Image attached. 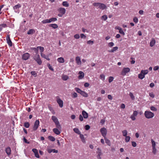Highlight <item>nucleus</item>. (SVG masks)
<instances>
[{"label": "nucleus", "mask_w": 159, "mask_h": 159, "mask_svg": "<svg viewBox=\"0 0 159 159\" xmlns=\"http://www.w3.org/2000/svg\"><path fill=\"white\" fill-rule=\"evenodd\" d=\"M80 94L83 97L86 98L87 97H88V94L87 93L82 90Z\"/></svg>", "instance_id": "412c9836"}, {"label": "nucleus", "mask_w": 159, "mask_h": 159, "mask_svg": "<svg viewBox=\"0 0 159 159\" xmlns=\"http://www.w3.org/2000/svg\"><path fill=\"white\" fill-rule=\"evenodd\" d=\"M47 66H48V68H49V69L52 70V71H53V68L52 67V66H51V65L49 64V63H48L47 64Z\"/></svg>", "instance_id": "3c124183"}, {"label": "nucleus", "mask_w": 159, "mask_h": 159, "mask_svg": "<svg viewBox=\"0 0 159 159\" xmlns=\"http://www.w3.org/2000/svg\"><path fill=\"white\" fill-rule=\"evenodd\" d=\"M80 37L81 38H84V39H85L86 37V36L84 35V34H80Z\"/></svg>", "instance_id": "0e129e2a"}, {"label": "nucleus", "mask_w": 159, "mask_h": 159, "mask_svg": "<svg viewBox=\"0 0 159 159\" xmlns=\"http://www.w3.org/2000/svg\"><path fill=\"white\" fill-rule=\"evenodd\" d=\"M57 102L59 104V106L61 107H62L63 106V102L60 99H57Z\"/></svg>", "instance_id": "2eb2a0df"}, {"label": "nucleus", "mask_w": 159, "mask_h": 159, "mask_svg": "<svg viewBox=\"0 0 159 159\" xmlns=\"http://www.w3.org/2000/svg\"><path fill=\"white\" fill-rule=\"evenodd\" d=\"M6 40L7 43L10 47H11L12 45V43L10 39V36L8 35L6 37Z\"/></svg>", "instance_id": "9d476101"}, {"label": "nucleus", "mask_w": 159, "mask_h": 159, "mask_svg": "<svg viewBox=\"0 0 159 159\" xmlns=\"http://www.w3.org/2000/svg\"><path fill=\"white\" fill-rule=\"evenodd\" d=\"M129 95L132 100H134L135 99L133 93L131 92H130Z\"/></svg>", "instance_id": "79ce46f5"}, {"label": "nucleus", "mask_w": 159, "mask_h": 159, "mask_svg": "<svg viewBox=\"0 0 159 159\" xmlns=\"http://www.w3.org/2000/svg\"><path fill=\"white\" fill-rule=\"evenodd\" d=\"M34 32L35 31L33 29H30L28 31L27 34H33Z\"/></svg>", "instance_id": "7c9ffc66"}, {"label": "nucleus", "mask_w": 159, "mask_h": 159, "mask_svg": "<svg viewBox=\"0 0 159 159\" xmlns=\"http://www.w3.org/2000/svg\"><path fill=\"white\" fill-rule=\"evenodd\" d=\"M63 6L67 7L69 6V4L67 1H64L62 3Z\"/></svg>", "instance_id": "c85d7f7f"}, {"label": "nucleus", "mask_w": 159, "mask_h": 159, "mask_svg": "<svg viewBox=\"0 0 159 159\" xmlns=\"http://www.w3.org/2000/svg\"><path fill=\"white\" fill-rule=\"evenodd\" d=\"M41 22L43 24H46V23H50V21L49 19H45V20H42L41 21Z\"/></svg>", "instance_id": "2f4dec72"}, {"label": "nucleus", "mask_w": 159, "mask_h": 159, "mask_svg": "<svg viewBox=\"0 0 159 159\" xmlns=\"http://www.w3.org/2000/svg\"><path fill=\"white\" fill-rule=\"evenodd\" d=\"M37 48L39 49L41 53H43L42 52H43L44 50V48L43 47L41 46H38Z\"/></svg>", "instance_id": "58836bf2"}, {"label": "nucleus", "mask_w": 159, "mask_h": 159, "mask_svg": "<svg viewBox=\"0 0 159 159\" xmlns=\"http://www.w3.org/2000/svg\"><path fill=\"white\" fill-rule=\"evenodd\" d=\"M141 71L142 72V74H143L144 76L145 75L147 74L148 72V70H141Z\"/></svg>", "instance_id": "4c0bfd02"}, {"label": "nucleus", "mask_w": 159, "mask_h": 159, "mask_svg": "<svg viewBox=\"0 0 159 159\" xmlns=\"http://www.w3.org/2000/svg\"><path fill=\"white\" fill-rule=\"evenodd\" d=\"M150 109L152 111H157V109L153 106H152L150 107Z\"/></svg>", "instance_id": "864d4df0"}, {"label": "nucleus", "mask_w": 159, "mask_h": 159, "mask_svg": "<svg viewBox=\"0 0 159 159\" xmlns=\"http://www.w3.org/2000/svg\"><path fill=\"white\" fill-rule=\"evenodd\" d=\"M40 55H41V56L42 57H43L45 59H47V60H48V61H49L50 60V58H49V57H48V56H46L44 54H43V53H40Z\"/></svg>", "instance_id": "aec40b11"}, {"label": "nucleus", "mask_w": 159, "mask_h": 159, "mask_svg": "<svg viewBox=\"0 0 159 159\" xmlns=\"http://www.w3.org/2000/svg\"><path fill=\"white\" fill-rule=\"evenodd\" d=\"M149 96L152 98H154V95L152 93H149Z\"/></svg>", "instance_id": "338daca9"}, {"label": "nucleus", "mask_w": 159, "mask_h": 159, "mask_svg": "<svg viewBox=\"0 0 159 159\" xmlns=\"http://www.w3.org/2000/svg\"><path fill=\"white\" fill-rule=\"evenodd\" d=\"M48 139L51 141H54L55 139L53 136H49L48 137Z\"/></svg>", "instance_id": "f704fd0d"}, {"label": "nucleus", "mask_w": 159, "mask_h": 159, "mask_svg": "<svg viewBox=\"0 0 159 159\" xmlns=\"http://www.w3.org/2000/svg\"><path fill=\"white\" fill-rule=\"evenodd\" d=\"M39 125V121L38 120H36L34 124L33 127V130L35 131L37 129Z\"/></svg>", "instance_id": "0eeeda50"}, {"label": "nucleus", "mask_w": 159, "mask_h": 159, "mask_svg": "<svg viewBox=\"0 0 159 159\" xmlns=\"http://www.w3.org/2000/svg\"><path fill=\"white\" fill-rule=\"evenodd\" d=\"M152 153H153V154H156V153L157 152V149L156 148V147H152Z\"/></svg>", "instance_id": "a19ab883"}, {"label": "nucleus", "mask_w": 159, "mask_h": 159, "mask_svg": "<svg viewBox=\"0 0 159 159\" xmlns=\"http://www.w3.org/2000/svg\"><path fill=\"white\" fill-rule=\"evenodd\" d=\"M133 116H136L138 115V112L136 111H134L133 114H132Z\"/></svg>", "instance_id": "13d9d810"}, {"label": "nucleus", "mask_w": 159, "mask_h": 159, "mask_svg": "<svg viewBox=\"0 0 159 159\" xmlns=\"http://www.w3.org/2000/svg\"><path fill=\"white\" fill-rule=\"evenodd\" d=\"M49 26L52 27L53 29H56L58 27L57 25L55 24H51L49 25Z\"/></svg>", "instance_id": "a878e982"}, {"label": "nucleus", "mask_w": 159, "mask_h": 159, "mask_svg": "<svg viewBox=\"0 0 159 159\" xmlns=\"http://www.w3.org/2000/svg\"><path fill=\"white\" fill-rule=\"evenodd\" d=\"M125 141L126 142H129L130 139V137L129 136H126L125 137Z\"/></svg>", "instance_id": "09e8293b"}, {"label": "nucleus", "mask_w": 159, "mask_h": 159, "mask_svg": "<svg viewBox=\"0 0 159 159\" xmlns=\"http://www.w3.org/2000/svg\"><path fill=\"white\" fill-rule=\"evenodd\" d=\"M50 23L54 22L57 20V19L56 18L53 17L50 18Z\"/></svg>", "instance_id": "ea45409f"}, {"label": "nucleus", "mask_w": 159, "mask_h": 159, "mask_svg": "<svg viewBox=\"0 0 159 159\" xmlns=\"http://www.w3.org/2000/svg\"><path fill=\"white\" fill-rule=\"evenodd\" d=\"M30 57V54L26 52L22 55V59L24 60H28Z\"/></svg>", "instance_id": "6e6552de"}, {"label": "nucleus", "mask_w": 159, "mask_h": 159, "mask_svg": "<svg viewBox=\"0 0 159 159\" xmlns=\"http://www.w3.org/2000/svg\"><path fill=\"white\" fill-rule=\"evenodd\" d=\"M31 74L32 75H33L34 77H36L37 75L36 73L35 72V71H31Z\"/></svg>", "instance_id": "8fccbe9b"}, {"label": "nucleus", "mask_w": 159, "mask_h": 159, "mask_svg": "<svg viewBox=\"0 0 159 159\" xmlns=\"http://www.w3.org/2000/svg\"><path fill=\"white\" fill-rule=\"evenodd\" d=\"M82 114L83 117L85 119H87L88 117V114L84 111H82Z\"/></svg>", "instance_id": "dca6fc26"}, {"label": "nucleus", "mask_w": 159, "mask_h": 159, "mask_svg": "<svg viewBox=\"0 0 159 159\" xmlns=\"http://www.w3.org/2000/svg\"><path fill=\"white\" fill-rule=\"evenodd\" d=\"M32 151L34 152L35 156L37 158H39V156L38 152V151L37 149L35 148L33 149L32 150Z\"/></svg>", "instance_id": "ddd939ff"}, {"label": "nucleus", "mask_w": 159, "mask_h": 159, "mask_svg": "<svg viewBox=\"0 0 159 159\" xmlns=\"http://www.w3.org/2000/svg\"><path fill=\"white\" fill-rule=\"evenodd\" d=\"M48 152L49 153H51L52 152H53L54 153H57L58 152L57 150H56L55 149H48Z\"/></svg>", "instance_id": "a211bd4d"}, {"label": "nucleus", "mask_w": 159, "mask_h": 159, "mask_svg": "<svg viewBox=\"0 0 159 159\" xmlns=\"http://www.w3.org/2000/svg\"><path fill=\"white\" fill-rule=\"evenodd\" d=\"M5 151L7 154L8 155H9L11 154V148L9 147L7 148H6Z\"/></svg>", "instance_id": "5701e85b"}, {"label": "nucleus", "mask_w": 159, "mask_h": 159, "mask_svg": "<svg viewBox=\"0 0 159 159\" xmlns=\"http://www.w3.org/2000/svg\"><path fill=\"white\" fill-rule=\"evenodd\" d=\"M62 79L63 80H66L69 79V76L66 75H62L61 77Z\"/></svg>", "instance_id": "4be33fe9"}, {"label": "nucleus", "mask_w": 159, "mask_h": 159, "mask_svg": "<svg viewBox=\"0 0 159 159\" xmlns=\"http://www.w3.org/2000/svg\"><path fill=\"white\" fill-rule=\"evenodd\" d=\"M93 5L98 8H99L102 10H104L107 8L106 5L102 3L99 2H95L93 4Z\"/></svg>", "instance_id": "f257e3e1"}, {"label": "nucleus", "mask_w": 159, "mask_h": 159, "mask_svg": "<svg viewBox=\"0 0 159 159\" xmlns=\"http://www.w3.org/2000/svg\"><path fill=\"white\" fill-rule=\"evenodd\" d=\"M108 46L110 47H112L114 45V43L113 42H110L108 43Z\"/></svg>", "instance_id": "052dcab7"}, {"label": "nucleus", "mask_w": 159, "mask_h": 159, "mask_svg": "<svg viewBox=\"0 0 159 159\" xmlns=\"http://www.w3.org/2000/svg\"><path fill=\"white\" fill-rule=\"evenodd\" d=\"M52 119L55 123L56 127L59 129L61 128V126L57 117L55 116H52Z\"/></svg>", "instance_id": "7ed1b4c3"}, {"label": "nucleus", "mask_w": 159, "mask_h": 159, "mask_svg": "<svg viewBox=\"0 0 159 159\" xmlns=\"http://www.w3.org/2000/svg\"><path fill=\"white\" fill-rule=\"evenodd\" d=\"M75 61L77 65H80L81 64V62L80 60V57L77 56L75 58Z\"/></svg>", "instance_id": "4468645a"}, {"label": "nucleus", "mask_w": 159, "mask_h": 159, "mask_svg": "<svg viewBox=\"0 0 159 159\" xmlns=\"http://www.w3.org/2000/svg\"><path fill=\"white\" fill-rule=\"evenodd\" d=\"M104 139L106 143L109 146L111 145V143L110 141L106 137L104 138Z\"/></svg>", "instance_id": "bb28decb"}, {"label": "nucleus", "mask_w": 159, "mask_h": 159, "mask_svg": "<svg viewBox=\"0 0 159 159\" xmlns=\"http://www.w3.org/2000/svg\"><path fill=\"white\" fill-rule=\"evenodd\" d=\"M151 140L152 147H156V143L155 141L152 139H151Z\"/></svg>", "instance_id": "473e14b6"}, {"label": "nucleus", "mask_w": 159, "mask_h": 159, "mask_svg": "<svg viewBox=\"0 0 159 159\" xmlns=\"http://www.w3.org/2000/svg\"><path fill=\"white\" fill-rule=\"evenodd\" d=\"M33 59L37 62L39 65H41L42 61L40 58V56L38 53L36 54L33 57Z\"/></svg>", "instance_id": "20e7f679"}, {"label": "nucleus", "mask_w": 159, "mask_h": 159, "mask_svg": "<svg viewBox=\"0 0 159 159\" xmlns=\"http://www.w3.org/2000/svg\"><path fill=\"white\" fill-rule=\"evenodd\" d=\"M155 42L156 41L153 38L152 39L150 42V46L151 47H153L155 45Z\"/></svg>", "instance_id": "6ab92c4d"}, {"label": "nucleus", "mask_w": 159, "mask_h": 159, "mask_svg": "<svg viewBox=\"0 0 159 159\" xmlns=\"http://www.w3.org/2000/svg\"><path fill=\"white\" fill-rule=\"evenodd\" d=\"M114 78L112 76H110L109 77L108 81L109 83H110L112 82Z\"/></svg>", "instance_id": "de8ad7c7"}, {"label": "nucleus", "mask_w": 159, "mask_h": 159, "mask_svg": "<svg viewBox=\"0 0 159 159\" xmlns=\"http://www.w3.org/2000/svg\"><path fill=\"white\" fill-rule=\"evenodd\" d=\"M72 96L73 98H75L77 97V94L75 92H74L72 93Z\"/></svg>", "instance_id": "603ef678"}, {"label": "nucleus", "mask_w": 159, "mask_h": 159, "mask_svg": "<svg viewBox=\"0 0 159 159\" xmlns=\"http://www.w3.org/2000/svg\"><path fill=\"white\" fill-rule=\"evenodd\" d=\"M100 132L104 138L106 137L107 134V130L105 128L103 127L101 128L100 129Z\"/></svg>", "instance_id": "1a4fd4ad"}, {"label": "nucleus", "mask_w": 159, "mask_h": 159, "mask_svg": "<svg viewBox=\"0 0 159 159\" xmlns=\"http://www.w3.org/2000/svg\"><path fill=\"white\" fill-rule=\"evenodd\" d=\"M132 145L133 147H135L136 146V143L135 142H132Z\"/></svg>", "instance_id": "774afa93"}, {"label": "nucleus", "mask_w": 159, "mask_h": 159, "mask_svg": "<svg viewBox=\"0 0 159 159\" xmlns=\"http://www.w3.org/2000/svg\"><path fill=\"white\" fill-rule=\"evenodd\" d=\"M130 118L132 120H134L136 119L135 116L133 115L131 116Z\"/></svg>", "instance_id": "680f3d73"}, {"label": "nucleus", "mask_w": 159, "mask_h": 159, "mask_svg": "<svg viewBox=\"0 0 159 159\" xmlns=\"http://www.w3.org/2000/svg\"><path fill=\"white\" fill-rule=\"evenodd\" d=\"M74 37L75 39H79L80 36L79 34H75L74 36Z\"/></svg>", "instance_id": "4d7b16f0"}, {"label": "nucleus", "mask_w": 159, "mask_h": 159, "mask_svg": "<svg viewBox=\"0 0 159 159\" xmlns=\"http://www.w3.org/2000/svg\"><path fill=\"white\" fill-rule=\"evenodd\" d=\"M100 79L102 80H104L105 79V76L103 74H101L100 75Z\"/></svg>", "instance_id": "6e6d98bb"}, {"label": "nucleus", "mask_w": 159, "mask_h": 159, "mask_svg": "<svg viewBox=\"0 0 159 159\" xmlns=\"http://www.w3.org/2000/svg\"><path fill=\"white\" fill-rule=\"evenodd\" d=\"M80 139H81V140L82 141V142L84 143H85L86 141H85V138H84V135L83 134H80Z\"/></svg>", "instance_id": "393cba45"}, {"label": "nucleus", "mask_w": 159, "mask_h": 159, "mask_svg": "<svg viewBox=\"0 0 159 159\" xmlns=\"http://www.w3.org/2000/svg\"><path fill=\"white\" fill-rule=\"evenodd\" d=\"M88 44H93V41L91 40H89L87 42Z\"/></svg>", "instance_id": "e2e57ef3"}, {"label": "nucleus", "mask_w": 159, "mask_h": 159, "mask_svg": "<svg viewBox=\"0 0 159 159\" xmlns=\"http://www.w3.org/2000/svg\"><path fill=\"white\" fill-rule=\"evenodd\" d=\"M78 74L79 75L78 76V78L79 79H82L84 77V74L82 71H80L78 73Z\"/></svg>", "instance_id": "f8f14e48"}, {"label": "nucleus", "mask_w": 159, "mask_h": 159, "mask_svg": "<svg viewBox=\"0 0 159 159\" xmlns=\"http://www.w3.org/2000/svg\"><path fill=\"white\" fill-rule=\"evenodd\" d=\"M79 120L81 121L83 120V118L81 115H79Z\"/></svg>", "instance_id": "69168bd1"}, {"label": "nucleus", "mask_w": 159, "mask_h": 159, "mask_svg": "<svg viewBox=\"0 0 159 159\" xmlns=\"http://www.w3.org/2000/svg\"><path fill=\"white\" fill-rule=\"evenodd\" d=\"M139 20L138 18L136 17H134L133 18V21L135 23H137L138 22Z\"/></svg>", "instance_id": "49530a36"}, {"label": "nucleus", "mask_w": 159, "mask_h": 159, "mask_svg": "<svg viewBox=\"0 0 159 159\" xmlns=\"http://www.w3.org/2000/svg\"><path fill=\"white\" fill-rule=\"evenodd\" d=\"M90 128V126L89 125H86L85 126V129L86 130H88Z\"/></svg>", "instance_id": "bf43d9fd"}, {"label": "nucleus", "mask_w": 159, "mask_h": 159, "mask_svg": "<svg viewBox=\"0 0 159 159\" xmlns=\"http://www.w3.org/2000/svg\"><path fill=\"white\" fill-rule=\"evenodd\" d=\"M145 117L147 119L152 118L154 116V114L149 111H145L144 113Z\"/></svg>", "instance_id": "f03ea898"}, {"label": "nucleus", "mask_w": 159, "mask_h": 159, "mask_svg": "<svg viewBox=\"0 0 159 159\" xmlns=\"http://www.w3.org/2000/svg\"><path fill=\"white\" fill-rule=\"evenodd\" d=\"M119 32L120 34H122L123 35H125V33L122 29H121L119 30Z\"/></svg>", "instance_id": "5fc2aeb1"}, {"label": "nucleus", "mask_w": 159, "mask_h": 159, "mask_svg": "<svg viewBox=\"0 0 159 159\" xmlns=\"http://www.w3.org/2000/svg\"><path fill=\"white\" fill-rule=\"evenodd\" d=\"M130 69L128 67H125L123 68L121 73V75L123 76L125 75L126 74L129 72Z\"/></svg>", "instance_id": "423d86ee"}, {"label": "nucleus", "mask_w": 159, "mask_h": 159, "mask_svg": "<svg viewBox=\"0 0 159 159\" xmlns=\"http://www.w3.org/2000/svg\"><path fill=\"white\" fill-rule=\"evenodd\" d=\"M75 90L77 93H80V94L82 91L78 88H75Z\"/></svg>", "instance_id": "a18cd8bd"}, {"label": "nucleus", "mask_w": 159, "mask_h": 159, "mask_svg": "<svg viewBox=\"0 0 159 159\" xmlns=\"http://www.w3.org/2000/svg\"><path fill=\"white\" fill-rule=\"evenodd\" d=\"M24 125L26 128H28L30 126V124L28 122H25L24 123Z\"/></svg>", "instance_id": "37998d69"}, {"label": "nucleus", "mask_w": 159, "mask_h": 159, "mask_svg": "<svg viewBox=\"0 0 159 159\" xmlns=\"http://www.w3.org/2000/svg\"><path fill=\"white\" fill-rule=\"evenodd\" d=\"M122 133L123 135L124 136L126 137V136H127L128 132L126 130H123L122 131Z\"/></svg>", "instance_id": "e433bc0d"}, {"label": "nucleus", "mask_w": 159, "mask_h": 159, "mask_svg": "<svg viewBox=\"0 0 159 159\" xmlns=\"http://www.w3.org/2000/svg\"><path fill=\"white\" fill-rule=\"evenodd\" d=\"M21 7V5L20 4H17L15 5L13 7L14 10H16Z\"/></svg>", "instance_id": "72a5a7b5"}, {"label": "nucleus", "mask_w": 159, "mask_h": 159, "mask_svg": "<svg viewBox=\"0 0 159 159\" xmlns=\"http://www.w3.org/2000/svg\"><path fill=\"white\" fill-rule=\"evenodd\" d=\"M53 131L54 133L57 135H59L61 133L60 131L57 129L56 128L53 129Z\"/></svg>", "instance_id": "f3484780"}, {"label": "nucleus", "mask_w": 159, "mask_h": 159, "mask_svg": "<svg viewBox=\"0 0 159 159\" xmlns=\"http://www.w3.org/2000/svg\"><path fill=\"white\" fill-rule=\"evenodd\" d=\"M107 18V16L106 15H104L101 17V19L104 20H106Z\"/></svg>", "instance_id": "c03bdc74"}, {"label": "nucleus", "mask_w": 159, "mask_h": 159, "mask_svg": "<svg viewBox=\"0 0 159 159\" xmlns=\"http://www.w3.org/2000/svg\"><path fill=\"white\" fill-rule=\"evenodd\" d=\"M97 149L98 151H97V153L98 154V155L97 156V158L98 159H101V158L100 157L102 154L101 150L99 148H98Z\"/></svg>", "instance_id": "9b49d317"}, {"label": "nucleus", "mask_w": 159, "mask_h": 159, "mask_svg": "<svg viewBox=\"0 0 159 159\" xmlns=\"http://www.w3.org/2000/svg\"><path fill=\"white\" fill-rule=\"evenodd\" d=\"M73 130L75 133L77 134H80V132L79 131V129L77 128H75L73 129Z\"/></svg>", "instance_id": "c756f323"}, {"label": "nucleus", "mask_w": 159, "mask_h": 159, "mask_svg": "<svg viewBox=\"0 0 159 159\" xmlns=\"http://www.w3.org/2000/svg\"><path fill=\"white\" fill-rule=\"evenodd\" d=\"M138 77L139 79H143V78H144L145 76L143 74H142V72L141 71L140 73L139 74Z\"/></svg>", "instance_id": "cd10ccee"}, {"label": "nucleus", "mask_w": 159, "mask_h": 159, "mask_svg": "<svg viewBox=\"0 0 159 159\" xmlns=\"http://www.w3.org/2000/svg\"><path fill=\"white\" fill-rule=\"evenodd\" d=\"M58 11L59 13L58 16L60 17H62L66 13V9L60 7L58 9Z\"/></svg>", "instance_id": "39448f33"}, {"label": "nucleus", "mask_w": 159, "mask_h": 159, "mask_svg": "<svg viewBox=\"0 0 159 159\" xmlns=\"http://www.w3.org/2000/svg\"><path fill=\"white\" fill-rule=\"evenodd\" d=\"M38 48L37 47V48H31V49L32 50H34L35 52L36 53V54L38 53Z\"/></svg>", "instance_id": "c9c22d12"}, {"label": "nucleus", "mask_w": 159, "mask_h": 159, "mask_svg": "<svg viewBox=\"0 0 159 159\" xmlns=\"http://www.w3.org/2000/svg\"><path fill=\"white\" fill-rule=\"evenodd\" d=\"M57 61L61 63H63L64 62V60L63 58L62 57H60L57 58Z\"/></svg>", "instance_id": "b1692460"}]
</instances>
